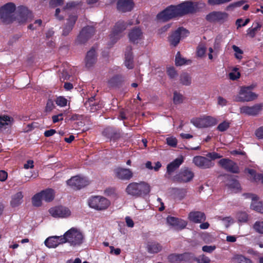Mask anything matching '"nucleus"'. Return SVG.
Here are the masks:
<instances>
[{
  "mask_svg": "<svg viewBox=\"0 0 263 263\" xmlns=\"http://www.w3.org/2000/svg\"><path fill=\"white\" fill-rule=\"evenodd\" d=\"M63 242H68L71 246H80L84 241V235L79 229L72 228L63 235Z\"/></svg>",
  "mask_w": 263,
  "mask_h": 263,
  "instance_id": "1",
  "label": "nucleus"
},
{
  "mask_svg": "<svg viewBox=\"0 0 263 263\" xmlns=\"http://www.w3.org/2000/svg\"><path fill=\"white\" fill-rule=\"evenodd\" d=\"M125 191L128 195L139 197L148 194L151 191V187L145 182H132L127 185Z\"/></svg>",
  "mask_w": 263,
  "mask_h": 263,
  "instance_id": "2",
  "label": "nucleus"
},
{
  "mask_svg": "<svg viewBox=\"0 0 263 263\" xmlns=\"http://www.w3.org/2000/svg\"><path fill=\"white\" fill-rule=\"evenodd\" d=\"M15 8L12 3H8L0 8V18L3 23L8 24L13 21Z\"/></svg>",
  "mask_w": 263,
  "mask_h": 263,
  "instance_id": "3",
  "label": "nucleus"
},
{
  "mask_svg": "<svg viewBox=\"0 0 263 263\" xmlns=\"http://www.w3.org/2000/svg\"><path fill=\"white\" fill-rule=\"evenodd\" d=\"M181 16L177 5H171L157 15V19L162 22Z\"/></svg>",
  "mask_w": 263,
  "mask_h": 263,
  "instance_id": "4",
  "label": "nucleus"
},
{
  "mask_svg": "<svg viewBox=\"0 0 263 263\" xmlns=\"http://www.w3.org/2000/svg\"><path fill=\"white\" fill-rule=\"evenodd\" d=\"M133 24L132 21L125 22L123 21H118L112 29V32L110 34V39L114 43L116 42L122 36V32L125 30L128 26Z\"/></svg>",
  "mask_w": 263,
  "mask_h": 263,
  "instance_id": "5",
  "label": "nucleus"
},
{
  "mask_svg": "<svg viewBox=\"0 0 263 263\" xmlns=\"http://www.w3.org/2000/svg\"><path fill=\"white\" fill-rule=\"evenodd\" d=\"M253 87L250 86L241 87L238 95L235 97L236 102H249L256 99L257 95L251 90Z\"/></svg>",
  "mask_w": 263,
  "mask_h": 263,
  "instance_id": "6",
  "label": "nucleus"
},
{
  "mask_svg": "<svg viewBox=\"0 0 263 263\" xmlns=\"http://www.w3.org/2000/svg\"><path fill=\"white\" fill-rule=\"evenodd\" d=\"M196 127L198 128H205L216 125L217 120L216 118L211 116H205L201 118H194L191 120Z\"/></svg>",
  "mask_w": 263,
  "mask_h": 263,
  "instance_id": "7",
  "label": "nucleus"
},
{
  "mask_svg": "<svg viewBox=\"0 0 263 263\" xmlns=\"http://www.w3.org/2000/svg\"><path fill=\"white\" fill-rule=\"evenodd\" d=\"M89 205L93 209L98 210H103L107 209L110 204V202L106 198L101 196H96L89 200Z\"/></svg>",
  "mask_w": 263,
  "mask_h": 263,
  "instance_id": "8",
  "label": "nucleus"
},
{
  "mask_svg": "<svg viewBox=\"0 0 263 263\" xmlns=\"http://www.w3.org/2000/svg\"><path fill=\"white\" fill-rule=\"evenodd\" d=\"M194 176V173L188 168H184L172 178L175 182H187L191 181Z\"/></svg>",
  "mask_w": 263,
  "mask_h": 263,
  "instance_id": "9",
  "label": "nucleus"
},
{
  "mask_svg": "<svg viewBox=\"0 0 263 263\" xmlns=\"http://www.w3.org/2000/svg\"><path fill=\"white\" fill-rule=\"evenodd\" d=\"M89 183L86 177L80 175L72 177L67 181V184L74 189H80L87 185Z\"/></svg>",
  "mask_w": 263,
  "mask_h": 263,
  "instance_id": "10",
  "label": "nucleus"
},
{
  "mask_svg": "<svg viewBox=\"0 0 263 263\" xmlns=\"http://www.w3.org/2000/svg\"><path fill=\"white\" fill-rule=\"evenodd\" d=\"M189 33V32L186 29L183 28H179L168 37V42L171 45L175 47L178 44L180 39L186 36Z\"/></svg>",
  "mask_w": 263,
  "mask_h": 263,
  "instance_id": "11",
  "label": "nucleus"
},
{
  "mask_svg": "<svg viewBox=\"0 0 263 263\" xmlns=\"http://www.w3.org/2000/svg\"><path fill=\"white\" fill-rule=\"evenodd\" d=\"M263 108V103L255 104L253 106H243L240 108L241 114L248 116H255L258 115Z\"/></svg>",
  "mask_w": 263,
  "mask_h": 263,
  "instance_id": "12",
  "label": "nucleus"
},
{
  "mask_svg": "<svg viewBox=\"0 0 263 263\" xmlns=\"http://www.w3.org/2000/svg\"><path fill=\"white\" fill-rule=\"evenodd\" d=\"M49 212L54 218H66L71 214L70 211L67 208L62 206L50 208Z\"/></svg>",
  "mask_w": 263,
  "mask_h": 263,
  "instance_id": "13",
  "label": "nucleus"
},
{
  "mask_svg": "<svg viewBox=\"0 0 263 263\" xmlns=\"http://www.w3.org/2000/svg\"><path fill=\"white\" fill-rule=\"evenodd\" d=\"M193 162L195 165L202 169L210 168L214 165V163L206 157L197 156L194 157Z\"/></svg>",
  "mask_w": 263,
  "mask_h": 263,
  "instance_id": "14",
  "label": "nucleus"
},
{
  "mask_svg": "<svg viewBox=\"0 0 263 263\" xmlns=\"http://www.w3.org/2000/svg\"><path fill=\"white\" fill-rule=\"evenodd\" d=\"M78 20V15L70 14L66 18V23L64 24L62 31V35L67 36L72 30L74 26Z\"/></svg>",
  "mask_w": 263,
  "mask_h": 263,
  "instance_id": "15",
  "label": "nucleus"
},
{
  "mask_svg": "<svg viewBox=\"0 0 263 263\" xmlns=\"http://www.w3.org/2000/svg\"><path fill=\"white\" fill-rule=\"evenodd\" d=\"M181 16L196 11V6L191 1H186L177 5Z\"/></svg>",
  "mask_w": 263,
  "mask_h": 263,
  "instance_id": "16",
  "label": "nucleus"
},
{
  "mask_svg": "<svg viewBox=\"0 0 263 263\" xmlns=\"http://www.w3.org/2000/svg\"><path fill=\"white\" fill-rule=\"evenodd\" d=\"M219 164L224 170L233 173H239V167L234 162L230 159L223 158L218 162Z\"/></svg>",
  "mask_w": 263,
  "mask_h": 263,
  "instance_id": "17",
  "label": "nucleus"
},
{
  "mask_svg": "<svg viewBox=\"0 0 263 263\" xmlns=\"http://www.w3.org/2000/svg\"><path fill=\"white\" fill-rule=\"evenodd\" d=\"M135 6L133 0H118L117 2V9L121 13H126L131 11Z\"/></svg>",
  "mask_w": 263,
  "mask_h": 263,
  "instance_id": "18",
  "label": "nucleus"
},
{
  "mask_svg": "<svg viewBox=\"0 0 263 263\" xmlns=\"http://www.w3.org/2000/svg\"><path fill=\"white\" fill-rule=\"evenodd\" d=\"M228 17V14L221 11H212L206 16L207 21L210 22H223Z\"/></svg>",
  "mask_w": 263,
  "mask_h": 263,
  "instance_id": "19",
  "label": "nucleus"
},
{
  "mask_svg": "<svg viewBox=\"0 0 263 263\" xmlns=\"http://www.w3.org/2000/svg\"><path fill=\"white\" fill-rule=\"evenodd\" d=\"M183 162V158L180 157L176 158L173 161L169 163L166 167V174L165 176L168 179H170L171 175L179 168Z\"/></svg>",
  "mask_w": 263,
  "mask_h": 263,
  "instance_id": "20",
  "label": "nucleus"
},
{
  "mask_svg": "<svg viewBox=\"0 0 263 263\" xmlns=\"http://www.w3.org/2000/svg\"><path fill=\"white\" fill-rule=\"evenodd\" d=\"M87 31L89 32V34H94L95 32L94 28L92 26H87L83 28L76 40L78 44H84L90 38L86 35Z\"/></svg>",
  "mask_w": 263,
  "mask_h": 263,
  "instance_id": "21",
  "label": "nucleus"
},
{
  "mask_svg": "<svg viewBox=\"0 0 263 263\" xmlns=\"http://www.w3.org/2000/svg\"><path fill=\"white\" fill-rule=\"evenodd\" d=\"M97 60L96 50L92 48L87 53L85 59V64L87 68L89 69L93 67L96 63Z\"/></svg>",
  "mask_w": 263,
  "mask_h": 263,
  "instance_id": "22",
  "label": "nucleus"
},
{
  "mask_svg": "<svg viewBox=\"0 0 263 263\" xmlns=\"http://www.w3.org/2000/svg\"><path fill=\"white\" fill-rule=\"evenodd\" d=\"M115 177L120 180H129L133 177L129 169L118 167L114 170Z\"/></svg>",
  "mask_w": 263,
  "mask_h": 263,
  "instance_id": "23",
  "label": "nucleus"
},
{
  "mask_svg": "<svg viewBox=\"0 0 263 263\" xmlns=\"http://www.w3.org/2000/svg\"><path fill=\"white\" fill-rule=\"evenodd\" d=\"M128 37L133 43H138L143 39V32L139 27H135L128 33Z\"/></svg>",
  "mask_w": 263,
  "mask_h": 263,
  "instance_id": "24",
  "label": "nucleus"
},
{
  "mask_svg": "<svg viewBox=\"0 0 263 263\" xmlns=\"http://www.w3.org/2000/svg\"><path fill=\"white\" fill-rule=\"evenodd\" d=\"M63 237V236L49 237L45 240L44 242L45 245L49 248H56L59 245L64 243V242L62 241Z\"/></svg>",
  "mask_w": 263,
  "mask_h": 263,
  "instance_id": "25",
  "label": "nucleus"
},
{
  "mask_svg": "<svg viewBox=\"0 0 263 263\" xmlns=\"http://www.w3.org/2000/svg\"><path fill=\"white\" fill-rule=\"evenodd\" d=\"M103 134L111 140L114 141L121 137V134L119 130L110 127H107L104 130Z\"/></svg>",
  "mask_w": 263,
  "mask_h": 263,
  "instance_id": "26",
  "label": "nucleus"
},
{
  "mask_svg": "<svg viewBox=\"0 0 263 263\" xmlns=\"http://www.w3.org/2000/svg\"><path fill=\"white\" fill-rule=\"evenodd\" d=\"M189 219L194 223H200L205 220V214L200 211H193L189 213Z\"/></svg>",
  "mask_w": 263,
  "mask_h": 263,
  "instance_id": "27",
  "label": "nucleus"
},
{
  "mask_svg": "<svg viewBox=\"0 0 263 263\" xmlns=\"http://www.w3.org/2000/svg\"><path fill=\"white\" fill-rule=\"evenodd\" d=\"M166 221L168 224L177 227L180 229H184L187 225V223L185 221L172 216H168Z\"/></svg>",
  "mask_w": 263,
  "mask_h": 263,
  "instance_id": "28",
  "label": "nucleus"
},
{
  "mask_svg": "<svg viewBox=\"0 0 263 263\" xmlns=\"http://www.w3.org/2000/svg\"><path fill=\"white\" fill-rule=\"evenodd\" d=\"M86 107L90 112H94L102 107V104L95 101V97L89 98L85 103Z\"/></svg>",
  "mask_w": 263,
  "mask_h": 263,
  "instance_id": "29",
  "label": "nucleus"
},
{
  "mask_svg": "<svg viewBox=\"0 0 263 263\" xmlns=\"http://www.w3.org/2000/svg\"><path fill=\"white\" fill-rule=\"evenodd\" d=\"M132 51V47H128L125 54L124 64L127 68L130 69L134 68L133 56Z\"/></svg>",
  "mask_w": 263,
  "mask_h": 263,
  "instance_id": "30",
  "label": "nucleus"
},
{
  "mask_svg": "<svg viewBox=\"0 0 263 263\" xmlns=\"http://www.w3.org/2000/svg\"><path fill=\"white\" fill-rule=\"evenodd\" d=\"M252 202L251 204V208L259 213L263 214V202L257 201L258 197L255 195H252Z\"/></svg>",
  "mask_w": 263,
  "mask_h": 263,
  "instance_id": "31",
  "label": "nucleus"
},
{
  "mask_svg": "<svg viewBox=\"0 0 263 263\" xmlns=\"http://www.w3.org/2000/svg\"><path fill=\"white\" fill-rule=\"evenodd\" d=\"M24 195L23 192H18L14 194L11 201V205L12 207H16L19 206L23 202V198Z\"/></svg>",
  "mask_w": 263,
  "mask_h": 263,
  "instance_id": "32",
  "label": "nucleus"
},
{
  "mask_svg": "<svg viewBox=\"0 0 263 263\" xmlns=\"http://www.w3.org/2000/svg\"><path fill=\"white\" fill-rule=\"evenodd\" d=\"M41 194L43 197V200L46 202L52 201L54 198V192L51 189H48L41 192Z\"/></svg>",
  "mask_w": 263,
  "mask_h": 263,
  "instance_id": "33",
  "label": "nucleus"
},
{
  "mask_svg": "<svg viewBox=\"0 0 263 263\" xmlns=\"http://www.w3.org/2000/svg\"><path fill=\"white\" fill-rule=\"evenodd\" d=\"M180 84L185 86H190L192 84V77L187 72L181 73L179 77Z\"/></svg>",
  "mask_w": 263,
  "mask_h": 263,
  "instance_id": "34",
  "label": "nucleus"
},
{
  "mask_svg": "<svg viewBox=\"0 0 263 263\" xmlns=\"http://www.w3.org/2000/svg\"><path fill=\"white\" fill-rule=\"evenodd\" d=\"M20 16L21 18L20 19V22H24L26 21L30 15V13L29 10L25 7L21 6L18 8Z\"/></svg>",
  "mask_w": 263,
  "mask_h": 263,
  "instance_id": "35",
  "label": "nucleus"
},
{
  "mask_svg": "<svg viewBox=\"0 0 263 263\" xmlns=\"http://www.w3.org/2000/svg\"><path fill=\"white\" fill-rule=\"evenodd\" d=\"M254 25V27L249 28L247 31V35L251 38L255 37L257 32L260 30L261 27V25L258 22L256 23Z\"/></svg>",
  "mask_w": 263,
  "mask_h": 263,
  "instance_id": "36",
  "label": "nucleus"
},
{
  "mask_svg": "<svg viewBox=\"0 0 263 263\" xmlns=\"http://www.w3.org/2000/svg\"><path fill=\"white\" fill-rule=\"evenodd\" d=\"M233 263H252V261L244 256L236 255L232 259Z\"/></svg>",
  "mask_w": 263,
  "mask_h": 263,
  "instance_id": "37",
  "label": "nucleus"
},
{
  "mask_svg": "<svg viewBox=\"0 0 263 263\" xmlns=\"http://www.w3.org/2000/svg\"><path fill=\"white\" fill-rule=\"evenodd\" d=\"M12 119L8 116H0V129L6 128L7 126L11 124Z\"/></svg>",
  "mask_w": 263,
  "mask_h": 263,
  "instance_id": "38",
  "label": "nucleus"
},
{
  "mask_svg": "<svg viewBox=\"0 0 263 263\" xmlns=\"http://www.w3.org/2000/svg\"><path fill=\"white\" fill-rule=\"evenodd\" d=\"M187 256V253H184L182 254H173L169 255L168 259L172 262H177L178 261H180L181 260H184L186 257Z\"/></svg>",
  "mask_w": 263,
  "mask_h": 263,
  "instance_id": "39",
  "label": "nucleus"
},
{
  "mask_svg": "<svg viewBox=\"0 0 263 263\" xmlns=\"http://www.w3.org/2000/svg\"><path fill=\"white\" fill-rule=\"evenodd\" d=\"M172 193L177 197L180 199H182L184 197L186 191L184 189H179L177 187L172 189Z\"/></svg>",
  "mask_w": 263,
  "mask_h": 263,
  "instance_id": "40",
  "label": "nucleus"
},
{
  "mask_svg": "<svg viewBox=\"0 0 263 263\" xmlns=\"http://www.w3.org/2000/svg\"><path fill=\"white\" fill-rule=\"evenodd\" d=\"M148 252L151 253H156L161 250V246L156 243H152L147 246Z\"/></svg>",
  "mask_w": 263,
  "mask_h": 263,
  "instance_id": "41",
  "label": "nucleus"
},
{
  "mask_svg": "<svg viewBox=\"0 0 263 263\" xmlns=\"http://www.w3.org/2000/svg\"><path fill=\"white\" fill-rule=\"evenodd\" d=\"M42 200H43V197L41 192L36 194L32 198V204L35 206H40L42 204Z\"/></svg>",
  "mask_w": 263,
  "mask_h": 263,
  "instance_id": "42",
  "label": "nucleus"
},
{
  "mask_svg": "<svg viewBox=\"0 0 263 263\" xmlns=\"http://www.w3.org/2000/svg\"><path fill=\"white\" fill-rule=\"evenodd\" d=\"M188 62L189 63H191V61H186L185 59L183 58H182L181 57V54L179 52H178L175 58V63L177 66H182L184 64H187Z\"/></svg>",
  "mask_w": 263,
  "mask_h": 263,
  "instance_id": "43",
  "label": "nucleus"
},
{
  "mask_svg": "<svg viewBox=\"0 0 263 263\" xmlns=\"http://www.w3.org/2000/svg\"><path fill=\"white\" fill-rule=\"evenodd\" d=\"M227 185L231 189L238 190L240 187V184L237 180L232 178L231 177L228 180Z\"/></svg>",
  "mask_w": 263,
  "mask_h": 263,
  "instance_id": "44",
  "label": "nucleus"
},
{
  "mask_svg": "<svg viewBox=\"0 0 263 263\" xmlns=\"http://www.w3.org/2000/svg\"><path fill=\"white\" fill-rule=\"evenodd\" d=\"M236 218L240 222H246L248 220V215L245 212H239L236 214Z\"/></svg>",
  "mask_w": 263,
  "mask_h": 263,
  "instance_id": "45",
  "label": "nucleus"
},
{
  "mask_svg": "<svg viewBox=\"0 0 263 263\" xmlns=\"http://www.w3.org/2000/svg\"><path fill=\"white\" fill-rule=\"evenodd\" d=\"M232 0H208V4L211 6L221 5L228 3Z\"/></svg>",
  "mask_w": 263,
  "mask_h": 263,
  "instance_id": "46",
  "label": "nucleus"
},
{
  "mask_svg": "<svg viewBox=\"0 0 263 263\" xmlns=\"http://www.w3.org/2000/svg\"><path fill=\"white\" fill-rule=\"evenodd\" d=\"M253 228L256 232L259 234H263V221H256Z\"/></svg>",
  "mask_w": 263,
  "mask_h": 263,
  "instance_id": "47",
  "label": "nucleus"
},
{
  "mask_svg": "<svg viewBox=\"0 0 263 263\" xmlns=\"http://www.w3.org/2000/svg\"><path fill=\"white\" fill-rule=\"evenodd\" d=\"M166 144L173 147H175L177 144V140L173 136L167 137L166 139Z\"/></svg>",
  "mask_w": 263,
  "mask_h": 263,
  "instance_id": "48",
  "label": "nucleus"
},
{
  "mask_svg": "<svg viewBox=\"0 0 263 263\" xmlns=\"http://www.w3.org/2000/svg\"><path fill=\"white\" fill-rule=\"evenodd\" d=\"M55 103L60 107H64L67 105V100L63 97L60 96L56 99Z\"/></svg>",
  "mask_w": 263,
  "mask_h": 263,
  "instance_id": "49",
  "label": "nucleus"
},
{
  "mask_svg": "<svg viewBox=\"0 0 263 263\" xmlns=\"http://www.w3.org/2000/svg\"><path fill=\"white\" fill-rule=\"evenodd\" d=\"M173 100L175 104H180L183 102V97L181 94L175 91L174 92Z\"/></svg>",
  "mask_w": 263,
  "mask_h": 263,
  "instance_id": "50",
  "label": "nucleus"
},
{
  "mask_svg": "<svg viewBox=\"0 0 263 263\" xmlns=\"http://www.w3.org/2000/svg\"><path fill=\"white\" fill-rule=\"evenodd\" d=\"M230 127V122L228 121H223L218 125L217 128L220 132H224Z\"/></svg>",
  "mask_w": 263,
  "mask_h": 263,
  "instance_id": "51",
  "label": "nucleus"
},
{
  "mask_svg": "<svg viewBox=\"0 0 263 263\" xmlns=\"http://www.w3.org/2000/svg\"><path fill=\"white\" fill-rule=\"evenodd\" d=\"M232 49L235 52V58L237 59H241L242 58L241 54L243 53V51L238 47L234 45L232 46Z\"/></svg>",
  "mask_w": 263,
  "mask_h": 263,
  "instance_id": "52",
  "label": "nucleus"
},
{
  "mask_svg": "<svg viewBox=\"0 0 263 263\" xmlns=\"http://www.w3.org/2000/svg\"><path fill=\"white\" fill-rule=\"evenodd\" d=\"M167 73L170 79H174L177 77L178 73L174 67H168L167 69Z\"/></svg>",
  "mask_w": 263,
  "mask_h": 263,
  "instance_id": "53",
  "label": "nucleus"
},
{
  "mask_svg": "<svg viewBox=\"0 0 263 263\" xmlns=\"http://www.w3.org/2000/svg\"><path fill=\"white\" fill-rule=\"evenodd\" d=\"M229 78L232 80H236L239 78L240 76V73L237 71V68H234L232 72L229 73Z\"/></svg>",
  "mask_w": 263,
  "mask_h": 263,
  "instance_id": "54",
  "label": "nucleus"
},
{
  "mask_svg": "<svg viewBox=\"0 0 263 263\" xmlns=\"http://www.w3.org/2000/svg\"><path fill=\"white\" fill-rule=\"evenodd\" d=\"M206 51V47L203 45H200L197 48V55L199 57H202L204 55Z\"/></svg>",
  "mask_w": 263,
  "mask_h": 263,
  "instance_id": "55",
  "label": "nucleus"
},
{
  "mask_svg": "<svg viewBox=\"0 0 263 263\" xmlns=\"http://www.w3.org/2000/svg\"><path fill=\"white\" fill-rule=\"evenodd\" d=\"M218 219L222 221L223 224L226 227H228L230 223H233V219L231 217H218Z\"/></svg>",
  "mask_w": 263,
  "mask_h": 263,
  "instance_id": "56",
  "label": "nucleus"
},
{
  "mask_svg": "<svg viewBox=\"0 0 263 263\" xmlns=\"http://www.w3.org/2000/svg\"><path fill=\"white\" fill-rule=\"evenodd\" d=\"M78 3L75 2H70L66 4V5L63 8L62 10L66 11L68 10H72L76 8Z\"/></svg>",
  "mask_w": 263,
  "mask_h": 263,
  "instance_id": "57",
  "label": "nucleus"
},
{
  "mask_svg": "<svg viewBox=\"0 0 263 263\" xmlns=\"http://www.w3.org/2000/svg\"><path fill=\"white\" fill-rule=\"evenodd\" d=\"M196 260L198 263H210L211 261L210 259L204 255H200L196 258Z\"/></svg>",
  "mask_w": 263,
  "mask_h": 263,
  "instance_id": "58",
  "label": "nucleus"
},
{
  "mask_svg": "<svg viewBox=\"0 0 263 263\" xmlns=\"http://www.w3.org/2000/svg\"><path fill=\"white\" fill-rule=\"evenodd\" d=\"M55 106L53 101L49 99L47 102L45 111L46 112H50L54 108Z\"/></svg>",
  "mask_w": 263,
  "mask_h": 263,
  "instance_id": "59",
  "label": "nucleus"
},
{
  "mask_svg": "<svg viewBox=\"0 0 263 263\" xmlns=\"http://www.w3.org/2000/svg\"><path fill=\"white\" fill-rule=\"evenodd\" d=\"M248 173L253 177L252 180L255 182L260 181V180L256 179V176L259 175H263V174H256V172L253 169H248Z\"/></svg>",
  "mask_w": 263,
  "mask_h": 263,
  "instance_id": "60",
  "label": "nucleus"
},
{
  "mask_svg": "<svg viewBox=\"0 0 263 263\" xmlns=\"http://www.w3.org/2000/svg\"><path fill=\"white\" fill-rule=\"evenodd\" d=\"M206 157L208 159L210 158V160L212 161V160L221 158L222 156L215 152H213L208 153L206 155Z\"/></svg>",
  "mask_w": 263,
  "mask_h": 263,
  "instance_id": "61",
  "label": "nucleus"
},
{
  "mask_svg": "<svg viewBox=\"0 0 263 263\" xmlns=\"http://www.w3.org/2000/svg\"><path fill=\"white\" fill-rule=\"evenodd\" d=\"M206 157L208 159L210 158V160L212 161V160L221 158L222 156L215 152H213L208 153L206 155Z\"/></svg>",
  "mask_w": 263,
  "mask_h": 263,
  "instance_id": "62",
  "label": "nucleus"
},
{
  "mask_svg": "<svg viewBox=\"0 0 263 263\" xmlns=\"http://www.w3.org/2000/svg\"><path fill=\"white\" fill-rule=\"evenodd\" d=\"M63 2L64 0H50L49 4L51 7L54 8L62 5Z\"/></svg>",
  "mask_w": 263,
  "mask_h": 263,
  "instance_id": "63",
  "label": "nucleus"
},
{
  "mask_svg": "<svg viewBox=\"0 0 263 263\" xmlns=\"http://www.w3.org/2000/svg\"><path fill=\"white\" fill-rule=\"evenodd\" d=\"M255 135L258 139H263V126L256 129Z\"/></svg>",
  "mask_w": 263,
  "mask_h": 263,
  "instance_id": "64",
  "label": "nucleus"
}]
</instances>
